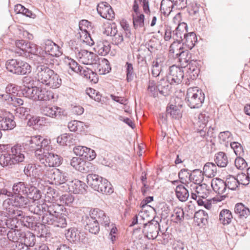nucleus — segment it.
I'll return each mask as SVG.
<instances>
[{"label":"nucleus","mask_w":250,"mask_h":250,"mask_svg":"<svg viewBox=\"0 0 250 250\" xmlns=\"http://www.w3.org/2000/svg\"><path fill=\"white\" fill-rule=\"evenodd\" d=\"M70 165L76 170L82 173H88L92 171L93 167L91 163L80 157H73Z\"/></svg>","instance_id":"9b49d317"},{"label":"nucleus","mask_w":250,"mask_h":250,"mask_svg":"<svg viewBox=\"0 0 250 250\" xmlns=\"http://www.w3.org/2000/svg\"><path fill=\"white\" fill-rule=\"evenodd\" d=\"M54 98V94L50 90L39 89L38 95V100L47 101Z\"/></svg>","instance_id":"603ef678"},{"label":"nucleus","mask_w":250,"mask_h":250,"mask_svg":"<svg viewBox=\"0 0 250 250\" xmlns=\"http://www.w3.org/2000/svg\"><path fill=\"white\" fill-rule=\"evenodd\" d=\"M21 242L29 247H33L36 242L35 235L30 231H23Z\"/></svg>","instance_id":"c03bdc74"},{"label":"nucleus","mask_w":250,"mask_h":250,"mask_svg":"<svg viewBox=\"0 0 250 250\" xmlns=\"http://www.w3.org/2000/svg\"><path fill=\"white\" fill-rule=\"evenodd\" d=\"M62 80L60 76L54 70L45 85L53 89L58 88L62 85Z\"/></svg>","instance_id":"2f4dec72"},{"label":"nucleus","mask_w":250,"mask_h":250,"mask_svg":"<svg viewBox=\"0 0 250 250\" xmlns=\"http://www.w3.org/2000/svg\"><path fill=\"white\" fill-rule=\"evenodd\" d=\"M13 191L15 195H26L27 197L32 199V203L40 200L42 196L41 191L36 187L22 182L14 184Z\"/></svg>","instance_id":"39448f33"},{"label":"nucleus","mask_w":250,"mask_h":250,"mask_svg":"<svg viewBox=\"0 0 250 250\" xmlns=\"http://www.w3.org/2000/svg\"><path fill=\"white\" fill-rule=\"evenodd\" d=\"M169 52L178 59L181 67L185 68L188 66L187 72L188 80H194L198 77L200 71L199 66L201 64V62L191 59V54L189 53L188 50L185 49L181 45H178V44L174 42L169 47Z\"/></svg>","instance_id":"f257e3e1"},{"label":"nucleus","mask_w":250,"mask_h":250,"mask_svg":"<svg viewBox=\"0 0 250 250\" xmlns=\"http://www.w3.org/2000/svg\"><path fill=\"white\" fill-rule=\"evenodd\" d=\"M188 25L185 22L178 23V26L173 31L172 38L176 40L178 45H180V42L183 41V38L188 33Z\"/></svg>","instance_id":"412c9836"},{"label":"nucleus","mask_w":250,"mask_h":250,"mask_svg":"<svg viewBox=\"0 0 250 250\" xmlns=\"http://www.w3.org/2000/svg\"><path fill=\"white\" fill-rule=\"evenodd\" d=\"M48 65H38L36 68V79L40 83L45 85L48 78L53 71V70L49 67Z\"/></svg>","instance_id":"f3484780"},{"label":"nucleus","mask_w":250,"mask_h":250,"mask_svg":"<svg viewBox=\"0 0 250 250\" xmlns=\"http://www.w3.org/2000/svg\"><path fill=\"white\" fill-rule=\"evenodd\" d=\"M97 11L103 18L108 20H111L115 17L114 12L109 4L106 2H101L97 6Z\"/></svg>","instance_id":"a211bd4d"},{"label":"nucleus","mask_w":250,"mask_h":250,"mask_svg":"<svg viewBox=\"0 0 250 250\" xmlns=\"http://www.w3.org/2000/svg\"><path fill=\"white\" fill-rule=\"evenodd\" d=\"M133 24L135 29H139L144 26L145 16L143 14H132Z\"/></svg>","instance_id":"5fc2aeb1"},{"label":"nucleus","mask_w":250,"mask_h":250,"mask_svg":"<svg viewBox=\"0 0 250 250\" xmlns=\"http://www.w3.org/2000/svg\"><path fill=\"white\" fill-rule=\"evenodd\" d=\"M234 212L238 217L246 219L250 215V210L249 208L244 204L242 203H238L235 205Z\"/></svg>","instance_id":"473e14b6"},{"label":"nucleus","mask_w":250,"mask_h":250,"mask_svg":"<svg viewBox=\"0 0 250 250\" xmlns=\"http://www.w3.org/2000/svg\"><path fill=\"white\" fill-rule=\"evenodd\" d=\"M231 148L233 150L236 156H243L244 150L242 146L237 142H231L229 145Z\"/></svg>","instance_id":"0e129e2a"},{"label":"nucleus","mask_w":250,"mask_h":250,"mask_svg":"<svg viewBox=\"0 0 250 250\" xmlns=\"http://www.w3.org/2000/svg\"><path fill=\"white\" fill-rule=\"evenodd\" d=\"M170 85H171L170 82L168 80L167 76L166 78H163L158 81L157 85L160 94L163 96L168 95L171 89Z\"/></svg>","instance_id":"a878e982"},{"label":"nucleus","mask_w":250,"mask_h":250,"mask_svg":"<svg viewBox=\"0 0 250 250\" xmlns=\"http://www.w3.org/2000/svg\"><path fill=\"white\" fill-rule=\"evenodd\" d=\"M174 8V4L172 0H162L161 2L160 11L165 16H168Z\"/></svg>","instance_id":"49530a36"},{"label":"nucleus","mask_w":250,"mask_h":250,"mask_svg":"<svg viewBox=\"0 0 250 250\" xmlns=\"http://www.w3.org/2000/svg\"><path fill=\"white\" fill-rule=\"evenodd\" d=\"M146 93L150 96L153 98L158 97L159 93L158 86L156 84L154 80H149L147 83Z\"/></svg>","instance_id":"37998d69"},{"label":"nucleus","mask_w":250,"mask_h":250,"mask_svg":"<svg viewBox=\"0 0 250 250\" xmlns=\"http://www.w3.org/2000/svg\"><path fill=\"white\" fill-rule=\"evenodd\" d=\"M16 48L13 50L16 56H22L27 58L31 52L30 42L28 41L20 40L16 41Z\"/></svg>","instance_id":"ddd939ff"},{"label":"nucleus","mask_w":250,"mask_h":250,"mask_svg":"<svg viewBox=\"0 0 250 250\" xmlns=\"http://www.w3.org/2000/svg\"><path fill=\"white\" fill-rule=\"evenodd\" d=\"M67 173L61 171L59 169H51L48 172L47 179L54 182L56 185H67Z\"/></svg>","instance_id":"f8f14e48"},{"label":"nucleus","mask_w":250,"mask_h":250,"mask_svg":"<svg viewBox=\"0 0 250 250\" xmlns=\"http://www.w3.org/2000/svg\"><path fill=\"white\" fill-rule=\"evenodd\" d=\"M41 113L46 116L56 119H61L64 116L65 111L56 106L47 105L41 108Z\"/></svg>","instance_id":"dca6fc26"},{"label":"nucleus","mask_w":250,"mask_h":250,"mask_svg":"<svg viewBox=\"0 0 250 250\" xmlns=\"http://www.w3.org/2000/svg\"><path fill=\"white\" fill-rule=\"evenodd\" d=\"M23 232V231L18 229L9 230L7 234V238L10 241L18 244L21 242Z\"/></svg>","instance_id":"a18cd8bd"},{"label":"nucleus","mask_w":250,"mask_h":250,"mask_svg":"<svg viewBox=\"0 0 250 250\" xmlns=\"http://www.w3.org/2000/svg\"><path fill=\"white\" fill-rule=\"evenodd\" d=\"M97 71L100 75L107 73L111 70L109 61L106 59H102L101 61L98 62Z\"/></svg>","instance_id":"ea45409f"},{"label":"nucleus","mask_w":250,"mask_h":250,"mask_svg":"<svg viewBox=\"0 0 250 250\" xmlns=\"http://www.w3.org/2000/svg\"><path fill=\"white\" fill-rule=\"evenodd\" d=\"M214 162L218 167H225L229 163V159L227 154L225 152L220 151L215 154Z\"/></svg>","instance_id":"c9c22d12"},{"label":"nucleus","mask_w":250,"mask_h":250,"mask_svg":"<svg viewBox=\"0 0 250 250\" xmlns=\"http://www.w3.org/2000/svg\"><path fill=\"white\" fill-rule=\"evenodd\" d=\"M227 188L229 190H235L238 187V183L235 177L229 175L225 181Z\"/></svg>","instance_id":"13d9d810"},{"label":"nucleus","mask_w":250,"mask_h":250,"mask_svg":"<svg viewBox=\"0 0 250 250\" xmlns=\"http://www.w3.org/2000/svg\"><path fill=\"white\" fill-rule=\"evenodd\" d=\"M50 168H48L46 166V164L44 166H41L40 165H37L36 169V177L42 178H47L48 172L50 170Z\"/></svg>","instance_id":"bf43d9fd"},{"label":"nucleus","mask_w":250,"mask_h":250,"mask_svg":"<svg viewBox=\"0 0 250 250\" xmlns=\"http://www.w3.org/2000/svg\"><path fill=\"white\" fill-rule=\"evenodd\" d=\"M6 69L17 75H27L31 72V66L26 62L17 59L8 60L5 64Z\"/></svg>","instance_id":"0eeeda50"},{"label":"nucleus","mask_w":250,"mask_h":250,"mask_svg":"<svg viewBox=\"0 0 250 250\" xmlns=\"http://www.w3.org/2000/svg\"><path fill=\"white\" fill-rule=\"evenodd\" d=\"M216 165L210 162L207 163L203 167V173L207 177L212 178L214 177L217 174Z\"/></svg>","instance_id":"58836bf2"},{"label":"nucleus","mask_w":250,"mask_h":250,"mask_svg":"<svg viewBox=\"0 0 250 250\" xmlns=\"http://www.w3.org/2000/svg\"><path fill=\"white\" fill-rule=\"evenodd\" d=\"M74 200L73 195L69 193H65L61 196L56 200L57 203L55 204L51 203L50 205H42V210L38 208L36 213L42 216V219H50L49 217H47L48 215L56 218L66 219V210L64 206H70Z\"/></svg>","instance_id":"f03ea898"},{"label":"nucleus","mask_w":250,"mask_h":250,"mask_svg":"<svg viewBox=\"0 0 250 250\" xmlns=\"http://www.w3.org/2000/svg\"><path fill=\"white\" fill-rule=\"evenodd\" d=\"M86 180L87 184L95 191L105 194H110L113 192L110 183L98 175L89 174Z\"/></svg>","instance_id":"20e7f679"},{"label":"nucleus","mask_w":250,"mask_h":250,"mask_svg":"<svg viewBox=\"0 0 250 250\" xmlns=\"http://www.w3.org/2000/svg\"><path fill=\"white\" fill-rule=\"evenodd\" d=\"M12 201L11 203L13 204V206L25 208L29 206L30 202H32V199L27 197L26 195L25 196L21 195H16Z\"/></svg>","instance_id":"7c9ffc66"},{"label":"nucleus","mask_w":250,"mask_h":250,"mask_svg":"<svg viewBox=\"0 0 250 250\" xmlns=\"http://www.w3.org/2000/svg\"><path fill=\"white\" fill-rule=\"evenodd\" d=\"M143 227L148 233L151 234L152 237H156L160 229L159 223L156 220H150L147 223H143Z\"/></svg>","instance_id":"4be33fe9"},{"label":"nucleus","mask_w":250,"mask_h":250,"mask_svg":"<svg viewBox=\"0 0 250 250\" xmlns=\"http://www.w3.org/2000/svg\"><path fill=\"white\" fill-rule=\"evenodd\" d=\"M181 108L174 104H169L167 107V115L175 119L182 118V113Z\"/></svg>","instance_id":"e433bc0d"},{"label":"nucleus","mask_w":250,"mask_h":250,"mask_svg":"<svg viewBox=\"0 0 250 250\" xmlns=\"http://www.w3.org/2000/svg\"><path fill=\"white\" fill-rule=\"evenodd\" d=\"M30 114V109L27 107L21 106L16 109V115L21 119H27Z\"/></svg>","instance_id":"e2e57ef3"},{"label":"nucleus","mask_w":250,"mask_h":250,"mask_svg":"<svg viewBox=\"0 0 250 250\" xmlns=\"http://www.w3.org/2000/svg\"><path fill=\"white\" fill-rule=\"evenodd\" d=\"M21 222L23 224L24 226H26L29 229L36 231L37 228L39 226L40 222L35 221V220H20Z\"/></svg>","instance_id":"774afa93"},{"label":"nucleus","mask_w":250,"mask_h":250,"mask_svg":"<svg viewBox=\"0 0 250 250\" xmlns=\"http://www.w3.org/2000/svg\"><path fill=\"white\" fill-rule=\"evenodd\" d=\"M77 140L74 134L64 133L57 137V142L60 145L70 146L75 144Z\"/></svg>","instance_id":"5701e85b"},{"label":"nucleus","mask_w":250,"mask_h":250,"mask_svg":"<svg viewBox=\"0 0 250 250\" xmlns=\"http://www.w3.org/2000/svg\"><path fill=\"white\" fill-rule=\"evenodd\" d=\"M83 212L82 219H104L106 217L104 211L99 208H83Z\"/></svg>","instance_id":"aec40b11"},{"label":"nucleus","mask_w":250,"mask_h":250,"mask_svg":"<svg viewBox=\"0 0 250 250\" xmlns=\"http://www.w3.org/2000/svg\"><path fill=\"white\" fill-rule=\"evenodd\" d=\"M36 232L38 237L44 238L45 241H50L52 234L50 232V227L44 224V223H40L39 226L37 228Z\"/></svg>","instance_id":"bb28decb"},{"label":"nucleus","mask_w":250,"mask_h":250,"mask_svg":"<svg viewBox=\"0 0 250 250\" xmlns=\"http://www.w3.org/2000/svg\"><path fill=\"white\" fill-rule=\"evenodd\" d=\"M66 186V188L64 189L65 191H68L75 194H83L87 188L85 183L76 179L69 181Z\"/></svg>","instance_id":"4468645a"},{"label":"nucleus","mask_w":250,"mask_h":250,"mask_svg":"<svg viewBox=\"0 0 250 250\" xmlns=\"http://www.w3.org/2000/svg\"><path fill=\"white\" fill-rule=\"evenodd\" d=\"M79 61L84 64H97L99 61L97 55L86 50L82 49L77 54Z\"/></svg>","instance_id":"2eb2a0df"},{"label":"nucleus","mask_w":250,"mask_h":250,"mask_svg":"<svg viewBox=\"0 0 250 250\" xmlns=\"http://www.w3.org/2000/svg\"><path fill=\"white\" fill-rule=\"evenodd\" d=\"M209 187L206 184L195 186L194 188L195 192L197 193L199 198H206L209 193Z\"/></svg>","instance_id":"de8ad7c7"},{"label":"nucleus","mask_w":250,"mask_h":250,"mask_svg":"<svg viewBox=\"0 0 250 250\" xmlns=\"http://www.w3.org/2000/svg\"><path fill=\"white\" fill-rule=\"evenodd\" d=\"M177 198L181 202L186 201L189 195L188 189L182 185L176 186L175 189Z\"/></svg>","instance_id":"f704fd0d"},{"label":"nucleus","mask_w":250,"mask_h":250,"mask_svg":"<svg viewBox=\"0 0 250 250\" xmlns=\"http://www.w3.org/2000/svg\"><path fill=\"white\" fill-rule=\"evenodd\" d=\"M68 72L70 75L74 73L79 74L94 83H98L99 80L98 76L96 72L86 67H82L74 60L70 64V68L68 70Z\"/></svg>","instance_id":"6e6552de"},{"label":"nucleus","mask_w":250,"mask_h":250,"mask_svg":"<svg viewBox=\"0 0 250 250\" xmlns=\"http://www.w3.org/2000/svg\"><path fill=\"white\" fill-rule=\"evenodd\" d=\"M76 37L89 46H92L94 44V42L88 31H79L76 34Z\"/></svg>","instance_id":"4c0bfd02"},{"label":"nucleus","mask_w":250,"mask_h":250,"mask_svg":"<svg viewBox=\"0 0 250 250\" xmlns=\"http://www.w3.org/2000/svg\"><path fill=\"white\" fill-rule=\"evenodd\" d=\"M85 229L88 230L89 232L97 234L100 231L99 223L97 220H88L85 226Z\"/></svg>","instance_id":"09e8293b"},{"label":"nucleus","mask_w":250,"mask_h":250,"mask_svg":"<svg viewBox=\"0 0 250 250\" xmlns=\"http://www.w3.org/2000/svg\"><path fill=\"white\" fill-rule=\"evenodd\" d=\"M37 164H29L26 165L24 169V172L27 176H33L36 178Z\"/></svg>","instance_id":"69168bd1"},{"label":"nucleus","mask_w":250,"mask_h":250,"mask_svg":"<svg viewBox=\"0 0 250 250\" xmlns=\"http://www.w3.org/2000/svg\"><path fill=\"white\" fill-rule=\"evenodd\" d=\"M22 211L21 210H14L13 209L9 208V210L5 211H0V219L6 218V219H18V216H21V218H24L22 215Z\"/></svg>","instance_id":"72a5a7b5"},{"label":"nucleus","mask_w":250,"mask_h":250,"mask_svg":"<svg viewBox=\"0 0 250 250\" xmlns=\"http://www.w3.org/2000/svg\"><path fill=\"white\" fill-rule=\"evenodd\" d=\"M12 159L10 153L7 150L6 152L1 154L0 156V164L3 167L11 166L15 164Z\"/></svg>","instance_id":"3c124183"},{"label":"nucleus","mask_w":250,"mask_h":250,"mask_svg":"<svg viewBox=\"0 0 250 250\" xmlns=\"http://www.w3.org/2000/svg\"><path fill=\"white\" fill-rule=\"evenodd\" d=\"M211 185L213 190L219 195L225 193L227 189L225 182L220 178L212 179Z\"/></svg>","instance_id":"c756f323"},{"label":"nucleus","mask_w":250,"mask_h":250,"mask_svg":"<svg viewBox=\"0 0 250 250\" xmlns=\"http://www.w3.org/2000/svg\"><path fill=\"white\" fill-rule=\"evenodd\" d=\"M125 68L126 73V81L127 82H132L135 76L133 64L128 62H126L125 65Z\"/></svg>","instance_id":"4d7b16f0"},{"label":"nucleus","mask_w":250,"mask_h":250,"mask_svg":"<svg viewBox=\"0 0 250 250\" xmlns=\"http://www.w3.org/2000/svg\"><path fill=\"white\" fill-rule=\"evenodd\" d=\"M232 134L229 131L221 132L218 135L219 142L227 147L229 146V144L232 142Z\"/></svg>","instance_id":"79ce46f5"},{"label":"nucleus","mask_w":250,"mask_h":250,"mask_svg":"<svg viewBox=\"0 0 250 250\" xmlns=\"http://www.w3.org/2000/svg\"><path fill=\"white\" fill-rule=\"evenodd\" d=\"M184 68L176 65H173L169 67L167 77L171 84H178L182 82L184 77Z\"/></svg>","instance_id":"1a4fd4ad"},{"label":"nucleus","mask_w":250,"mask_h":250,"mask_svg":"<svg viewBox=\"0 0 250 250\" xmlns=\"http://www.w3.org/2000/svg\"><path fill=\"white\" fill-rule=\"evenodd\" d=\"M205 100V94L198 87L188 89L185 101L191 108H198L202 106Z\"/></svg>","instance_id":"423d86ee"},{"label":"nucleus","mask_w":250,"mask_h":250,"mask_svg":"<svg viewBox=\"0 0 250 250\" xmlns=\"http://www.w3.org/2000/svg\"><path fill=\"white\" fill-rule=\"evenodd\" d=\"M190 173L188 169L183 168L180 170L178 173V177L180 182L182 184L187 185L190 182L191 177Z\"/></svg>","instance_id":"864d4df0"},{"label":"nucleus","mask_w":250,"mask_h":250,"mask_svg":"<svg viewBox=\"0 0 250 250\" xmlns=\"http://www.w3.org/2000/svg\"><path fill=\"white\" fill-rule=\"evenodd\" d=\"M182 40L180 45L186 47L188 50L191 49L197 42V36L193 32L188 33Z\"/></svg>","instance_id":"b1692460"},{"label":"nucleus","mask_w":250,"mask_h":250,"mask_svg":"<svg viewBox=\"0 0 250 250\" xmlns=\"http://www.w3.org/2000/svg\"><path fill=\"white\" fill-rule=\"evenodd\" d=\"M5 149H9L8 150L15 164L23 162L26 153L24 146L17 144L11 147L10 145H7Z\"/></svg>","instance_id":"9d476101"},{"label":"nucleus","mask_w":250,"mask_h":250,"mask_svg":"<svg viewBox=\"0 0 250 250\" xmlns=\"http://www.w3.org/2000/svg\"><path fill=\"white\" fill-rule=\"evenodd\" d=\"M62 158L54 153L49 152L45 160V164L49 167L59 166L62 163Z\"/></svg>","instance_id":"cd10ccee"},{"label":"nucleus","mask_w":250,"mask_h":250,"mask_svg":"<svg viewBox=\"0 0 250 250\" xmlns=\"http://www.w3.org/2000/svg\"><path fill=\"white\" fill-rule=\"evenodd\" d=\"M46 222H43L48 225H51L54 228H65L67 226L66 220H45Z\"/></svg>","instance_id":"052dcab7"},{"label":"nucleus","mask_w":250,"mask_h":250,"mask_svg":"<svg viewBox=\"0 0 250 250\" xmlns=\"http://www.w3.org/2000/svg\"><path fill=\"white\" fill-rule=\"evenodd\" d=\"M16 122L14 117H2L0 116V129L8 130L13 129L16 126Z\"/></svg>","instance_id":"c85d7f7f"},{"label":"nucleus","mask_w":250,"mask_h":250,"mask_svg":"<svg viewBox=\"0 0 250 250\" xmlns=\"http://www.w3.org/2000/svg\"><path fill=\"white\" fill-rule=\"evenodd\" d=\"M42 52L41 56L42 63L46 65H53L55 62L54 57H58L62 54L61 48L56 43L50 40H47L43 43Z\"/></svg>","instance_id":"7ed1b4c3"},{"label":"nucleus","mask_w":250,"mask_h":250,"mask_svg":"<svg viewBox=\"0 0 250 250\" xmlns=\"http://www.w3.org/2000/svg\"><path fill=\"white\" fill-rule=\"evenodd\" d=\"M40 139L42 140V136L39 135L27 137L24 143V146L30 151L40 148Z\"/></svg>","instance_id":"393cba45"},{"label":"nucleus","mask_w":250,"mask_h":250,"mask_svg":"<svg viewBox=\"0 0 250 250\" xmlns=\"http://www.w3.org/2000/svg\"><path fill=\"white\" fill-rule=\"evenodd\" d=\"M15 11L29 18H34L35 16V14L31 11L26 8L21 4H18L16 6Z\"/></svg>","instance_id":"338daca9"},{"label":"nucleus","mask_w":250,"mask_h":250,"mask_svg":"<svg viewBox=\"0 0 250 250\" xmlns=\"http://www.w3.org/2000/svg\"><path fill=\"white\" fill-rule=\"evenodd\" d=\"M204 175L203 172L201 170L198 169H194L190 173V182H192L195 184H199L204 180Z\"/></svg>","instance_id":"8fccbe9b"},{"label":"nucleus","mask_w":250,"mask_h":250,"mask_svg":"<svg viewBox=\"0 0 250 250\" xmlns=\"http://www.w3.org/2000/svg\"><path fill=\"white\" fill-rule=\"evenodd\" d=\"M208 122V117L205 114L200 113L198 117V122L195 125V130L205 129Z\"/></svg>","instance_id":"6e6d98bb"},{"label":"nucleus","mask_w":250,"mask_h":250,"mask_svg":"<svg viewBox=\"0 0 250 250\" xmlns=\"http://www.w3.org/2000/svg\"><path fill=\"white\" fill-rule=\"evenodd\" d=\"M111 48L109 43L107 41L100 42L94 48L95 51L101 56H105L110 51Z\"/></svg>","instance_id":"a19ab883"},{"label":"nucleus","mask_w":250,"mask_h":250,"mask_svg":"<svg viewBox=\"0 0 250 250\" xmlns=\"http://www.w3.org/2000/svg\"><path fill=\"white\" fill-rule=\"evenodd\" d=\"M26 90L25 97H28L34 101H38V95L39 91V89L37 87L32 86L31 88L28 87L27 89H25Z\"/></svg>","instance_id":"680f3d73"},{"label":"nucleus","mask_w":250,"mask_h":250,"mask_svg":"<svg viewBox=\"0 0 250 250\" xmlns=\"http://www.w3.org/2000/svg\"><path fill=\"white\" fill-rule=\"evenodd\" d=\"M166 60V58L164 55L160 54L157 55L152 61L151 74L154 77H157L160 75L165 65Z\"/></svg>","instance_id":"6ab92c4d"}]
</instances>
